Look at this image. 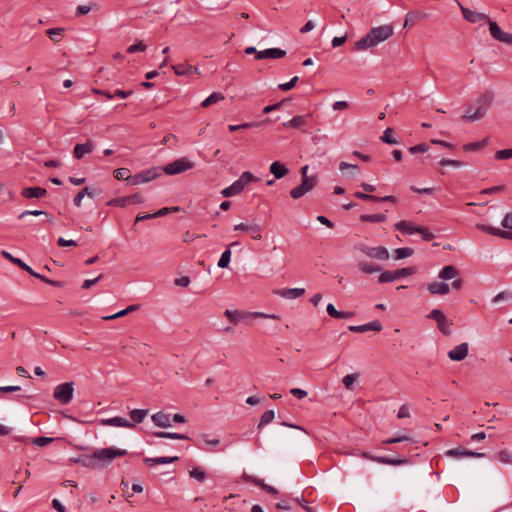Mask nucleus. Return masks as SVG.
<instances>
[{
    "label": "nucleus",
    "instance_id": "40",
    "mask_svg": "<svg viewBox=\"0 0 512 512\" xmlns=\"http://www.w3.org/2000/svg\"><path fill=\"white\" fill-rule=\"evenodd\" d=\"M240 185L237 183V181L233 182L230 186L226 187L221 191V194L224 197H232L235 195H238L242 192Z\"/></svg>",
    "mask_w": 512,
    "mask_h": 512
},
{
    "label": "nucleus",
    "instance_id": "43",
    "mask_svg": "<svg viewBox=\"0 0 512 512\" xmlns=\"http://www.w3.org/2000/svg\"><path fill=\"white\" fill-rule=\"evenodd\" d=\"M224 95L219 92H213L211 95H209L202 103L201 106L204 108L209 107L212 104H215L221 100H224Z\"/></svg>",
    "mask_w": 512,
    "mask_h": 512
},
{
    "label": "nucleus",
    "instance_id": "22",
    "mask_svg": "<svg viewBox=\"0 0 512 512\" xmlns=\"http://www.w3.org/2000/svg\"><path fill=\"white\" fill-rule=\"evenodd\" d=\"M2 256L9 260L10 262H12L13 264L17 265L20 269L26 271L27 273H29L31 276L35 277L36 278V275L38 274L37 272H35L29 265H27L25 262H23L20 258H16L14 256H12L9 252L3 250L1 252Z\"/></svg>",
    "mask_w": 512,
    "mask_h": 512
},
{
    "label": "nucleus",
    "instance_id": "35",
    "mask_svg": "<svg viewBox=\"0 0 512 512\" xmlns=\"http://www.w3.org/2000/svg\"><path fill=\"white\" fill-rule=\"evenodd\" d=\"M178 460V457H156V458H144V463L149 466H154L158 464H168Z\"/></svg>",
    "mask_w": 512,
    "mask_h": 512
},
{
    "label": "nucleus",
    "instance_id": "39",
    "mask_svg": "<svg viewBox=\"0 0 512 512\" xmlns=\"http://www.w3.org/2000/svg\"><path fill=\"white\" fill-rule=\"evenodd\" d=\"M148 410L147 409H134L130 412V418L132 423L139 424L141 423L144 418L147 416Z\"/></svg>",
    "mask_w": 512,
    "mask_h": 512
},
{
    "label": "nucleus",
    "instance_id": "13",
    "mask_svg": "<svg viewBox=\"0 0 512 512\" xmlns=\"http://www.w3.org/2000/svg\"><path fill=\"white\" fill-rule=\"evenodd\" d=\"M428 318L433 319L437 322L438 329L444 334V335H450L451 330L450 326L452 323L446 318L444 313L439 309H433L429 315Z\"/></svg>",
    "mask_w": 512,
    "mask_h": 512
},
{
    "label": "nucleus",
    "instance_id": "64",
    "mask_svg": "<svg viewBox=\"0 0 512 512\" xmlns=\"http://www.w3.org/2000/svg\"><path fill=\"white\" fill-rule=\"evenodd\" d=\"M501 225L503 228L505 229H508V230H512V211L511 212H508L502 222H501Z\"/></svg>",
    "mask_w": 512,
    "mask_h": 512
},
{
    "label": "nucleus",
    "instance_id": "2",
    "mask_svg": "<svg viewBox=\"0 0 512 512\" xmlns=\"http://www.w3.org/2000/svg\"><path fill=\"white\" fill-rule=\"evenodd\" d=\"M393 35L391 25H381L372 28L364 37L354 43V50L361 51L377 46Z\"/></svg>",
    "mask_w": 512,
    "mask_h": 512
},
{
    "label": "nucleus",
    "instance_id": "1",
    "mask_svg": "<svg viewBox=\"0 0 512 512\" xmlns=\"http://www.w3.org/2000/svg\"><path fill=\"white\" fill-rule=\"evenodd\" d=\"M68 458L69 464H79L82 467L101 469L109 465L113 459L124 456L127 450H87Z\"/></svg>",
    "mask_w": 512,
    "mask_h": 512
},
{
    "label": "nucleus",
    "instance_id": "49",
    "mask_svg": "<svg viewBox=\"0 0 512 512\" xmlns=\"http://www.w3.org/2000/svg\"><path fill=\"white\" fill-rule=\"evenodd\" d=\"M394 130L391 127H388L383 132V135L380 139L387 144H398V141L393 137Z\"/></svg>",
    "mask_w": 512,
    "mask_h": 512
},
{
    "label": "nucleus",
    "instance_id": "50",
    "mask_svg": "<svg viewBox=\"0 0 512 512\" xmlns=\"http://www.w3.org/2000/svg\"><path fill=\"white\" fill-rule=\"evenodd\" d=\"M274 417H275V413H274V411H273V410H266V411L262 414V416H261V418H260V422H259V424H258V428H261V427H263V426H265V425L269 424L270 422H272V421H273V419H274Z\"/></svg>",
    "mask_w": 512,
    "mask_h": 512
},
{
    "label": "nucleus",
    "instance_id": "8",
    "mask_svg": "<svg viewBox=\"0 0 512 512\" xmlns=\"http://www.w3.org/2000/svg\"><path fill=\"white\" fill-rule=\"evenodd\" d=\"M161 175H162L161 168L152 167V168H149V169H146L139 173L134 174L130 178V184L131 185H139V184L148 183V182L158 178Z\"/></svg>",
    "mask_w": 512,
    "mask_h": 512
},
{
    "label": "nucleus",
    "instance_id": "27",
    "mask_svg": "<svg viewBox=\"0 0 512 512\" xmlns=\"http://www.w3.org/2000/svg\"><path fill=\"white\" fill-rule=\"evenodd\" d=\"M310 116L311 114L294 116L288 122H284L283 126L286 128L299 129L308 123V119L310 118Z\"/></svg>",
    "mask_w": 512,
    "mask_h": 512
},
{
    "label": "nucleus",
    "instance_id": "57",
    "mask_svg": "<svg viewBox=\"0 0 512 512\" xmlns=\"http://www.w3.org/2000/svg\"><path fill=\"white\" fill-rule=\"evenodd\" d=\"M429 150V146L426 143H420L414 146L409 147L408 151L411 154H417V153H425Z\"/></svg>",
    "mask_w": 512,
    "mask_h": 512
},
{
    "label": "nucleus",
    "instance_id": "11",
    "mask_svg": "<svg viewBox=\"0 0 512 512\" xmlns=\"http://www.w3.org/2000/svg\"><path fill=\"white\" fill-rule=\"evenodd\" d=\"M356 249L365 254L367 257L376 260H387L389 259V252L383 246L369 247L365 244H359Z\"/></svg>",
    "mask_w": 512,
    "mask_h": 512
},
{
    "label": "nucleus",
    "instance_id": "59",
    "mask_svg": "<svg viewBox=\"0 0 512 512\" xmlns=\"http://www.w3.org/2000/svg\"><path fill=\"white\" fill-rule=\"evenodd\" d=\"M80 192L84 193V197L88 196L90 198H93V197L99 195L101 193V190L96 187L86 186Z\"/></svg>",
    "mask_w": 512,
    "mask_h": 512
},
{
    "label": "nucleus",
    "instance_id": "28",
    "mask_svg": "<svg viewBox=\"0 0 512 512\" xmlns=\"http://www.w3.org/2000/svg\"><path fill=\"white\" fill-rule=\"evenodd\" d=\"M151 419L158 427L167 428L172 426L170 415L162 411L153 414Z\"/></svg>",
    "mask_w": 512,
    "mask_h": 512
},
{
    "label": "nucleus",
    "instance_id": "38",
    "mask_svg": "<svg viewBox=\"0 0 512 512\" xmlns=\"http://www.w3.org/2000/svg\"><path fill=\"white\" fill-rule=\"evenodd\" d=\"M64 28L57 27V28H50L46 31V35L54 42L59 43L63 36H64Z\"/></svg>",
    "mask_w": 512,
    "mask_h": 512
},
{
    "label": "nucleus",
    "instance_id": "58",
    "mask_svg": "<svg viewBox=\"0 0 512 512\" xmlns=\"http://www.w3.org/2000/svg\"><path fill=\"white\" fill-rule=\"evenodd\" d=\"M416 232L422 235L424 241H431L434 239V234L430 232L426 227L419 226Z\"/></svg>",
    "mask_w": 512,
    "mask_h": 512
},
{
    "label": "nucleus",
    "instance_id": "54",
    "mask_svg": "<svg viewBox=\"0 0 512 512\" xmlns=\"http://www.w3.org/2000/svg\"><path fill=\"white\" fill-rule=\"evenodd\" d=\"M354 196L358 199L364 200V201H371V202H379V197L375 195H371L370 193H362V192H355Z\"/></svg>",
    "mask_w": 512,
    "mask_h": 512
},
{
    "label": "nucleus",
    "instance_id": "44",
    "mask_svg": "<svg viewBox=\"0 0 512 512\" xmlns=\"http://www.w3.org/2000/svg\"><path fill=\"white\" fill-rule=\"evenodd\" d=\"M362 222L381 223L386 220L384 214H363L360 216Z\"/></svg>",
    "mask_w": 512,
    "mask_h": 512
},
{
    "label": "nucleus",
    "instance_id": "19",
    "mask_svg": "<svg viewBox=\"0 0 512 512\" xmlns=\"http://www.w3.org/2000/svg\"><path fill=\"white\" fill-rule=\"evenodd\" d=\"M286 56V51L280 48H268L257 53L256 59H279Z\"/></svg>",
    "mask_w": 512,
    "mask_h": 512
},
{
    "label": "nucleus",
    "instance_id": "33",
    "mask_svg": "<svg viewBox=\"0 0 512 512\" xmlns=\"http://www.w3.org/2000/svg\"><path fill=\"white\" fill-rule=\"evenodd\" d=\"M459 276V271L453 265L444 266L440 273L439 278L443 280H451Z\"/></svg>",
    "mask_w": 512,
    "mask_h": 512
},
{
    "label": "nucleus",
    "instance_id": "10",
    "mask_svg": "<svg viewBox=\"0 0 512 512\" xmlns=\"http://www.w3.org/2000/svg\"><path fill=\"white\" fill-rule=\"evenodd\" d=\"M224 315L227 317V319L234 323V324H237L239 323L240 321H242L244 318L248 317V316H251V317H254V318H273V319H279V317L277 315H268V314H264V313H261V312H253V313H245V312H242V311H238V310H235V311H232V310H225L224 312Z\"/></svg>",
    "mask_w": 512,
    "mask_h": 512
},
{
    "label": "nucleus",
    "instance_id": "60",
    "mask_svg": "<svg viewBox=\"0 0 512 512\" xmlns=\"http://www.w3.org/2000/svg\"><path fill=\"white\" fill-rule=\"evenodd\" d=\"M510 158H512V148L498 150L495 153V159L496 160H505V159H510Z\"/></svg>",
    "mask_w": 512,
    "mask_h": 512
},
{
    "label": "nucleus",
    "instance_id": "18",
    "mask_svg": "<svg viewBox=\"0 0 512 512\" xmlns=\"http://www.w3.org/2000/svg\"><path fill=\"white\" fill-rule=\"evenodd\" d=\"M95 148V144L92 140H87L85 143H77L74 146L73 156L75 159H82L85 154L91 153Z\"/></svg>",
    "mask_w": 512,
    "mask_h": 512
},
{
    "label": "nucleus",
    "instance_id": "14",
    "mask_svg": "<svg viewBox=\"0 0 512 512\" xmlns=\"http://www.w3.org/2000/svg\"><path fill=\"white\" fill-rule=\"evenodd\" d=\"M488 25H489L490 34L495 40H497L499 42H503L508 45H512V34L504 32L499 27V25L497 24L496 21L490 20Z\"/></svg>",
    "mask_w": 512,
    "mask_h": 512
},
{
    "label": "nucleus",
    "instance_id": "63",
    "mask_svg": "<svg viewBox=\"0 0 512 512\" xmlns=\"http://www.w3.org/2000/svg\"><path fill=\"white\" fill-rule=\"evenodd\" d=\"M200 439L206 445L217 446L221 443L219 438H210L207 434L200 435Z\"/></svg>",
    "mask_w": 512,
    "mask_h": 512
},
{
    "label": "nucleus",
    "instance_id": "55",
    "mask_svg": "<svg viewBox=\"0 0 512 512\" xmlns=\"http://www.w3.org/2000/svg\"><path fill=\"white\" fill-rule=\"evenodd\" d=\"M108 206L125 207L128 205L127 197H117L107 202Z\"/></svg>",
    "mask_w": 512,
    "mask_h": 512
},
{
    "label": "nucleus",
    "instance_id": "37",
    "mask_svg": "<svg viewBox=\"0 0 512 512\" xmlns=\"http://www.w3.org/2000/svg\"><path fill=\"white\" fill-rule=\"evenodd\" d=\"M235 245H238V242L231 243L228 246V248L222 253V255L218 261V264H217L219 268H227L228 267L230 260H231L230 247L235 246Z\"/></svg>",
    "mask_w": 512,
    "mask_h": 512
},
{
    "label": "nucleus",
    "instance_id": "23",
    "mask_svg": "<svg viewBox=\"0 0 512 512\" xmlns=\"http://www.w3.org/2000/svg\"><path fill=\"white\" fill-rule=\"evenodd\" d=\"M274 294L279 295L280 297L287 298V299H295L298 298L305 293L304 288H283V289H276L273 291Z\"/></svg>",
    "mask_w": 512,
    "mask_h": 512
},
{
    "label": "nucleus",
    "instance_id": "7",
    "mask_svg": "<svg viewBox=\"0 0 512 512\" xmlns=\"http://www.w3.org/2000/svg\"><path fill=\"white\" fill-rule=\"evenodd\" d=\"M194 167V163L187 158H179L161 168V172L167 175H176Z\"/></svg>",
    "mask_w": 512,
    "mask_h": 512
},
{
    "label": "nucleus",
    "instance_id": "25",
    "mask_svg": "<svg viewBox=\"0 0 512 512\" xmlns=\"http://www.w3.org/2000/svg\"><path fill=\"white\" fill-rule=\"evenodd\" d=\"M428 18V14L420 11H410L407 13L405 17L404 27L413 26L419 21L426 20Z\"/></svg>",
    "mask_w": 512,
    "mask_h": 512
},
{
    "label": "nucleus",
    "instance_id": "17",
    "mask_svg": "<svg viewBox=\"0 0 512 512\" xmlns=\"http://www.w3.org/2000/svg\"><path fill=\"white\" fill-rule=\"evenodd\" d=\"M362 457L366 459H370L376 461L381 464H389V465H401L407 463L406 459L403 458H390V457H375L371 455L369 452L364 451L362 453Z\"/></svg>",
    "mask_w": 512,
    "mask_h": 512
},
{
    "label": "nucleus",
    "instance_id": "46",
    "mask_svg": "<svg viewBox=\"0 0 512 512\" xmlns=\"http://www.w3.org/2000/svg\"><path fill=\"white\" fill-rule=\"evenodd\" d=\"M414 253V249L409 247H402L394 250V258L395 260H401L407 257L412 256Z\"/></svg>",
    "mask_w": 512,
    "mask_h": 512
},
{
    "label": "nucleus",
    "instance_id": "31",
    "mask_svg": "<svg viewBox=\"0 0 512 512\" xmlns=\"http://www.w3.org/2000/svg\"><path fill=\"white\" fill-rule=\"evenodd\" d=\"M288 172V168L279 161H275L270 165V173L273 174L276 179L283 178Z\"/></svg>",
    "mask_w": 512,
    "mask_h": 512
},
{
    "label": "nucleus",
    "instance_id": "24",
    "mask_svg": "<svg viewBox=\"0 0 512 512\" xmlns=\"http://www.w3.org/2000/svg\"><path fill=\"white\" fill-rule=\"evenodd\" d=\"M172 69L174 70L175 74L178 76H190L193 73L200 74L199 69L197 67L192 66L187 63L173 65Z\"/></svg>",
    "mask_w": 512,
    "mask_h": 512
},
{
    "label": "nucleus",
    "instance_id": "61",
    "mask_svg": "<svg viewBox=\"0 0 512 512\" xmlns=\"http://www.w3.org/2000/svg\"><path fill=\"white\" fill-rule=\"evenodd\" d=\"M298 76L293 77L289 82L279 84L278 88L282 91H288L295 87L298 82Z\"/></svg>",
    "mask_w": 512,
    "mask_h": 512
},
{
    "label": "nucleus",
    "instance_id": "30",
    "mask_svg": "<svg viewBox=\"0 0 512 512\" xmlns=\"http://www.w3.org/2000/svg\"><path fill=\"white\" fill-rule=\"evenodd\" d=\"M103 423L105 425H110V426H115V427H128V428L134 427V424L131 421L127 420L126 418L119 417V416L105 419V420H103Z\"/></svg>",
    "mask_w": 512,
    "mask_h": 512
},
{
    "label": "nucleus",
    "instance_id": "56",
    "mask_svg": "<svg viewBox=\"0 0 512 512\" xmlns=\"http://www.w3.org/2000/svg\"><path fill=\"white\" fill-rule=\"evenodd\" d=\"M36 278L41 280L42 282H44L46 284L54 286V287H59V288L64 287V283L63 282L56 281V280H51V279H49V278H47L44 275L39 274V273L36 275Z\"/></svg>",
    "mask_w": 512,
    "mask_h": 512
},
{
    "label": "nucleus",
    "instance_id": "4",
    "mask_svg": "<svg viewBox=\"0 0 512 512\" xmlns=\"http://www.w3.org/2000/svg\"><path fill=\"white\" fill-rule=\"evenodd\" d=\"M74 383L65 382L57 385L53 391V397L63 405L69 404L73 399Z\"/></svg>",
    "mask_w": 512,
    "mask_h": 512
},
{
    "label": "nucleus",
    "instance_id": "15",
    "mask_svg": "<svg viewBox=\"0 0 512 512\" xmlns=\"http://www.w3.org/2000/svg\"><path fill=\"white\" fill-rule=\"evenodd\" d=\"M383 326L380 321L374 320L372 322L363 324V325H351L348 327V330L355 333H364L367 331H375L380 332L382 331Z\"/></svg>",
    "mask_w": 512,
    "mask_h": 512
},
{
    "label": "nucleus",
    "instance_id": "6",
    "mask_svg": "<svg viewBox=\"0 0 512 512\" xmlns=\"http://www.w3.org/2000/svg\"><path fill=\"white\" fill-rule=\"evenodd\" d=\"M455 2L458 5V7L460 8L463 18L467 22L472 23V24H476V23L488 24L490 22L491 19H490L489 15H487L485 13L478 12V11L471 10V9L463 6L458 0H455Z\"/></svg>",
    "mask_w": 512,
    "mask_h": 512
},
{
    "label": "nucleus",
    "instance_id": "52",
    "mask_svg": "<svg viewBox=\"0 0 512 512\" xmlns=\"http://www.w3.org/2000/svg\"><path fill=\"white\" fill-rule=\"evenodd\" d=\"M476 228L480 231H483V232H486V233H489L493 236H497L498 237V233L500 232L501 229L499 228H495V227H492V226H488V225H485V224H477L476 225Z\"/></svg>",
    "mask_w": 512,
    "mask_h": 512
},
{
    "label": "nucleus",
    "instance_id": "3",
    "mask_svg": "<svg viewBox=\"0 0 512 512\" xmlns=\"http://www.w3.org/2000/svg\"><path fill=\"white\" fill-rule=\"evenodd\" d=\"M494 99V94L491 91H485L476 100L477 108L473 111L472 106H469L465 114L462 116L464 121L474 122L483 118Z\"/></svg>",
    "mask_w": 512,
    "mask_h": 512
},
{
    "label": "nucleus",
    "instance_id": "9",
    "mask_svg": "<svg viewBox=\"0 0 512 512\" xmlns=\"http://www.w3.org/2000/svg\"><path fill=\"white\" fill-rule=\"evenodd\" d=\"M416 273L415 267L401 268L394 271H384L378 277L379 283L393 282L402 277H406Z\"/></svg>",
    "mask_w": 512,
    "mask_h": 512
},
{
    "label": "nucleus",
    "instance_id": "62",
    "mask_svg": "<svg viewBox=\"0 0 512 512\" xmlns=\"http://www.w3.org/2000/svg\"><path fill=\"white\" fill-rule=\"evenodd\" d=\"M498 456L503 463H512V450H500Z\"/></svg>",
    "mask_w": 512,
    "mask_h": 512
},
{
    "label": "nucleus",
    "instance_id": "36",
    "mask_svg": "<svg viewBox=\"0 0 512 512\" xmlns=\"http://www.w3.org/2000/svg\"><path fill=\"white\" fill-rule=\"evenodd\" d=\"M357 267L361 272L366 274H372L381 271V267L379 265L368 263L365 261L358 262Z\"/></svg>",
    "mask_w": 512,
    "mask_h": 512
},
{
    "label": "nucleus",
    "instance_id": "21",
    "mask_svg": "<svg viewBox=\"0 0 512 512\" xmlns=\"http://www.w3.org/2000/svg\"><path fill=\"white\" fill-rule=\"evenodd\" d=\"M242 478L245 482H251V483L261 487L263 490H265L269 494L277 495L279 493V491L275 487L264 483V481L262 479L256 478V477H254L252 475H248L246 473L243 474Z\"/></svg>",
    "mask_w": 512,
    "mask_h": 512
},
{
    "label": "nucleus",
    "instance_id": "41",
    "mask_svg": "<svg viewBox=\"0 0 512 512\" xmlns=\"http://www.w3.org/2000/svg\"><path fill=\"white\" fill-rule=\"evenodd\" d=\"M258 178L254 176L251 172L245 171L241 174L237 181V183L240 185L241 189L244 190L245 186L249 184L250 182L257 181Z\"/></svg>",
    "mask_w": 512,
    "mask_h": 512
},
{
    "label": "nucleus",
    "instance_id": "26",
    "mask_svg": "<svg viewBox=\"0 0 512 512\" xmlns=\"http://www.w3.org/2000/svg\"><path fill=\"white\" fill-rule=\"evenodd\" d=\"M47 194V190L45 188L34 186V187H26L21 191V195L24 198H42Z\"/></svg>",
    "mask_w": 512,
    "mask_h": 512
},
{
    "label": "nucleus",
    "instance_id": "16",
    "mask_svg": "<svg viewBox=\"0 0 512 512\" xmlns=\"http://www.w3.org/2000/svg\"><path fill=\"white\" fill-rule=\"evenodd\" d=\"M444 456L451 459H463V458H480L483 457V453H477L473 450H446Z\"/></svg>",
    "mask_w": 512,
    "mask_h": 512
},
{
    "label": "nucleus",
    "instance_id": "47",
    "mask_svg": "<svg viewBox=\"0 0 512 512\" xmlns=\"http://www.w3.org/2000/svg\"><path fill=\"white\" fill-rule=\"evenodd\" d=\"M153 436L157 437V438L190 440V438L184 434L170 433V432H155V433H153Z\"/></svg>",
    "mask_w": 512,
    "mask_h": 512
},
{
    "label": "nucleus",
    "instance_id": "34",
    "mask_svg": "<svg viewBox=\"0 0 512 512\" xmlns=\"http://www.w3.org/2000/svg\"><path fill=\"white\" fill-rule=\"evenodd\" d=\"M401 442H405L406 446H411L413 444L418 443L417 441H415L412 438L405 436V435H401V436H397V437H390V438L383 440V444H386V445H391V444H396V443H401Z\"/></svg>",
    "mask_w": 512,
    "mask_h": 512
},
{
    "label": "nucleus",
    "instance_id": "29",
    "mask_svg": "<svg viewBox=\"0 0 512 512\" xmlns=\"http://www.w3.org/2000/svg\"><path fill=\"white\" fill-rule=\"evenodd\" d=\"M427 289L432 295H446L450 290V286L445 282L435 281L428 284Z\"/></svg>",
    "mask_w": 512,
    "mask_h": 512
},
{
    "label": "nucleus",
    "instance_id": "5",
    "mask_svg": "<svg viewBox=\"0 0 512 512\" xmlns=\"http://www.w3.org/2000/svg\"><path fill=\"white\" fill-rule=\"evenodd\" d=\"M20 442L24 446H38L44 447L48 444L55 443L57 446H65L67 442L64 438H52V437H22Z\"/></svg>",
    "mask_w": 512,
    "mask_h": 512
},
{
    "label": "nucleus",
    "instance_id": "42",
    "mask_svg": "<svg viewBox=\"0 0 512 512\" xmlns=\"http://www.w3.org/2000/svg\"><path fill=\"white\" fill-rule=\"evenodd\" d=\"M488 142H489V138H484L483 140L478 141V142L468 143L463 146V150L466 152L478 151V150L482 149L483 147H485L488 144Z\"/></svg>",
    "mask_w": 512,
    "mask_h": 512
},
{
    "label": "nucleus",
    "instance_id": "48",
    "mask_svg": "<svg viewBox=\"0 0 512 512\" xmlns=\"http://www.w3.org/2000/svg\"><path fill=\"white\" fill-rule=\"evenodd\" d=\"M131 175L130 170L128 168H118L114 171V177L117 180H126L130 184Z\"/></svg>",
    "mask_w": 512,
    "mask_h": 512
},
{
    "label": "nucleus",
    "instance_id": "20",
    "mask_svg": "<svg viewBox=\"0 0 512 512\" xmlns=\"http://www.w3.org/2000/svg\"><path fill=\"white\" fill-rule=\"evenodd\" d=\"M468 343L463 342L459 345H457L454 349L450 350L448 352V357L452 361H462L464 360L468 355Z\"/></svg>",
    "mask_w": 512,
    "mask_h": 512
},
{
    "label": "nucleus",
    "instance_id": "32",
    "mask_svg": "<svg viewBox=\"0 0 512 512\" xmlns=\"http://www.w3.org/2000/svg\"><path fill=\"white\" fill-rule=\"evenodd\" d=\"M418 227L419 226H415L411 222H408L406 220H401L395 224L396 230H398L402 234H407V235L417 233L416 229H418Z\"/></svg>",
    "mask_w": 512,
    "mask_h": 512
},
{
    "label": "nucleus",
    "instance_id": "12",
    "mask_svg": "<svg viewBox=\"0 0 512 512\" xmlns=\"http://www.w3.org/2000/svg\"><path fill=\"white\" fill-rule=\"evenodd\" d=\"M317 183L318 179L316 176H310V178L302 179L301 184L290 191V196L293 199H299L311 191L317 185Z\"/></svg>",
    "mask_w": 512,
    "mask_h": 512
},
{
    "label": "nucleus",
    "instance_id": "53",
    "mask_svg": "<svg viewBox=\"0 0 512 512\" xmlns=\"http://www.w3.org/2000/svg\"><path fill=\"white\" fill-rule=\"evenodd\" d=\"M235 231H258L259 225L258 224H245V223H239L234 226Z\"/></svg>",
    "mask_w": 512,
    "mask_h": 512
},
{
    "label": "nucleus",
    "instance_id": "51",
    "mask_svg": "<svg viewBox=\"0 0 512 512\" xmlns=\"http://www.w3.org/2000/svg\"><path fill=\"white\" fill-rule=\"evenodd\" d=\"M358 374H348L342 379V383L346 389L352 390L354 382L357 380Z\"/></svg>",
    "mask_w": 512,
    "mask_h": 512
},
{
    "label": "nucleus",
    "instance_id": "45",
    "mask_svg": "<svg viewBox=\"0 0 512 512\" xmlns=\"http://www.w3.org/2000/svg\"><path fill=\"white\" fill-rule=\"evenodd\" d=\"M189 476L202 483L206 479V472L202 467L196 466L189 471Z\"/></svg>",
    "mask_w": 512,
    "mask_h": 512
}]
</instances>
